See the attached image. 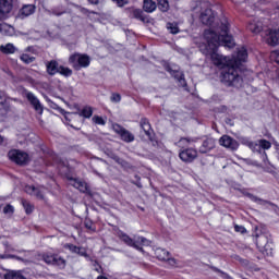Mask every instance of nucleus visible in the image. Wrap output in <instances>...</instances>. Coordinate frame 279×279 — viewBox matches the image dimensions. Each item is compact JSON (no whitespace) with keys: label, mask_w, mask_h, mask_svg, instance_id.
<instances>
[{"label":"nucleus","mask_w":279,"mask_h":279,"mask_svg":"<svg viewBox=\"0 0 279 279\" xmlns=\"http://www.w3.org/2000/svg\"><path fill=\"white\" fill-rule=\"evenodd\" d=\"M217 13L210 8L201 12L199 21L207 27L203 32V40L198 44V51L202 52L205 58H209L215 66L222 69L220 73V82L226 86H240L243 73V64L247 62L250 54L247 48L242 47L235 54L230 57H223L219 54V48L226 47L227 49H234L236 43L234 36L230 34V21L226 16H221L215 24Z\"/></svg>","instance_id":"nucleus-1"},{"label":"nucleus","mask_w":279,"mask_h":279,"mask_svg":"<svg viewBox=\"0 0 279 279\" xmlns=\"http://www.w3.org/2000/svg\"><path fill=\"white\" fill-rule=\"evenodd\" d=\"M116 236H118V239H120L124 245H128V247H133V250H137V252H141L142 254L145 253L143 245H149V240H147V238L141 235H134V238H131L121 229L116 231Z\"/></svg>","instance_id":"nucleus-2"},{"label":"nucleus","mask_w":279,"mask_h":279,"mask_svg":"<svg viewBox=\"0 0 279 279\" xmlns=\"http://www.w3.org/2000/svg\"><path fill=\"white\" fill-rule=\"evenodd\" d=\"M69 64L73 66L74 71L88 69V66H90V56L86 53L74 52L69 57Z\"/></svg>","instance_id":"nucleus-3"},{"label":"nucleus","mask_w":279,"mask_h":279,"mask_svg":"<svg viewBox=\"0 0 279 279\" xmlns=\"http://www.w3.org/2000/svg\"><path fill=\"white\" fill-rule=\"evenodd\" d=\"M9 159L17 167H27L29 162H32V158H29V154L21 149H11L8 153Z\"/></svg>","instance_id":"nucleus-4"},{"label":"nucleus","mask_w":279,"mask_h":279,"mask_svg":"<svg viewBox=\"0 0 279 279\" xmlns=\"http://www.w3.org/2000/svg\"><path fill=\"white\" fill-rule=\"evenodd\" d=\"M41 258L46 265H52V267H59V269H64V267H66V259L58 254L44 253Z\"/></svg>","instance_id":"nucleus-5"},{"label":"nucleus","mask_w":279,"mask_h":279,"mask_svg":"<svg viewBox=\"0 0 279 279\" xmlns=\"http://www.w3.org/2000/svg\"><path fill=\"white\" fill-rule=\"evenodd\" d=\"M112 130L116 134H118V136H120L123 143H134V134H132V132L123 128V125L114 123L112 124Z\"/></svg>","instance_id":"nucleus-6"},{"label":"nucleus","mask_w":279,"mask_h":279,"mask_svg":"<svg viewBox=\"0 0 279 279\" xmlns=\"http://www.w3.org/2000/svg\"><path fill=\"white\" fill-rule=\"evenodd\" d=\"M23 95H25L27 101L33 106L35 112H38V114H43L45 112V107H43V104H40V99L34 95V93L24 89Z\"/></svg>","instance_id":"nucleus-7"},{"label":"nucleus","mask_w":279,"mask_h":279,"mask_svg":"<svg viewBox=\"0 0 279 279\" xmlns=\"http://www.w3.org/2000/svg\"><path fill=\"white\" fill-rule=\"evenodd\" d=\"M182 162H193L197 158V149L193 147H182L179 151Z\"/></svg>","instance_id":"nucleus-8"},{"label":"nucleus","mask_w":279,"mask_h":279,"mask_svg":"<svg viewBox=\"0 0 279 279\" xmlns=\"http://www.w3.org/2000/svg\"><path fill=\"white\" fill-rule=\"evenodd\" d=\"M219 145L226 149H230V151H236L240 146L239 142L230 135H222L219 138Z\"/></svg>","instance_id":"nucleus-9"},{"label":"nucleus","mask_w":279,"mask_h":279,"mask_svg":"<svg viewBox=\"0 0 279 279\" xmlns=\"http://www.w3.org/2000/svg\"><path fill=\"white\" fill-rule=\"evenodd\" d=\"M72 183V186L74 189H77L81 193H85L86 195L93 196V192H90V189L88 187V183L81 181L80 179H75L73 177L68 179Z\"/></svg>","instance_id":"nucleus-10"},{"label":"nucleus","mask_w":279,"mask_h":279,"mask_svg":"<svg viewBox=\"0 0 279 279\" xmlns=\"http://www.w3.org/2000/svg\"><path fill=\"white\" fill-rule=\"evenodd\" d=\"M14 10V0H1V19H10Z\"/></svg>","instance_id":"nucleus-11"},{"label":"nucleus","mask_w":279,"mask_h":279,"mask_svg":"<svg viewBox=\"0 0 279 279\" xmlns=\"http://www.w3.org/2000/svg\"><path fill=\"white\" fill-rule=\"evenodd\" d=\"M140 128L141 130H143L148 141H154V129L151 128V123L149 122V119L141 118Z\"/></svg>","instance_id":"nucleus-12"},{"label":"nucleus","mask_w":279,"mask_h":279,"mask_svg":"<svg viewBox=\"0 0 279 279\" xmlns=\"http://www.w3.org/2000/svg\"><path fill=\"white\" fill-rule=\"evenodd\" d=\"M126 12L129 14V19H135L142 23H149V20H147V16H145V13L141 9L129 8L126 9Z\"/></svg>","instance_id":"nucleus-13"},{"label":"nucleus","mask_w":279,"mask_h":279,"mask_svg":"<svg viewBox=\"0 0 279 279\" xmlns=\"http://www.w3.org/2000/svg\"><path fill=\"white\" fill-rule=\"evenodd\" d=\"M155 256L158 260L169 262L170 265H175V258H171V253L169 251L158 247L155 250Z\"/></svg>","instance_id":"nucleus-14"},{"label":"nucleus","mask_w":279,"mask_h":279,"mask_svg":"<svg viewBox=\"0 0 279 279\" xmlns=\"http://www.w3.org/2000/svg\"><path fill=\"white\" fill-rule=\"evenodd\" d=\"M216 146H217V143L215 142V138L207 137L206 140L203 141L199 147V153L208 154V151H213V149H215Z\"/></svg>","instance_id":"nucleus-15"},{"label":"nucleus","mask_w":279,"mask_h":279,"mask_svg":"<svg viewBox=\"0 0 279 279\" xmlns=\"http://www.w3.org/2000/svg\"><path fill=\"white\" fill-rule=\"evenodd\" d=\"M36 12L35 4H24L17 13L19 19H27V16H32Z\"/></svg>","instance_id":"nucleus-16"},{"label":"nucleus","mask_w":279,"mask_h":279,"mask_svg":"<svg viewBox=\"0 0 279 279\" xmlns=\"http://www.w3.org/2000/svg\"><path fill=\"white\" fill-rule=\"evenodd\" d=\"M247 147H250V149H256V147H259L260 149H271V142L267 141V140H258L257 143L256 142H247Z\"/></svg>","instance_id":"nucleus-17"},{"label":"nucleus","mask_w":279,"mask_h":279,"mask_svg":"<svg viewBox=\"0 0 279 279\" xmlns=\"http://www.w3.org/2000/svg\"><path fill=\"white\" fill-rule=\"evenodd\" d=\"M59 68L60 63L57 60L46 62V73H48L51 77H53V75H58Z\"/></svg>","instance_id":"nucleus-18"},{"label":"nucleus","mask_w":279,"mask_h":279,"mask_svg":"<svg viewBox=\"0 0 279 279\" xmlns=\"http://www.w3.org/2000/svg\"><path fill=\"white\" fill-rule=\"evenodd\" d=\"M65 250H69L72 254H77L78 256H88V253H86V248L82 246H77L75 244L68 243L64 245Z\"/></svg>","instance_id":"nucleus-19"},{"label":"nucleus","mask_w":279,"mask_h":279,"mask_svg":"<svg viewBox=\"0 0 279 279\" xmlns=\"http://www.w3.org/2000/svg\"><path fill=\"white\" fill-rule=\"evenodd\" d=\"M25 192L28 195H35V197H37V199H45V194H43V191H40L39 187H36L34 185H26Z\"/></svg>","instance_id":"nucleus-20"},{"label":"nucleus","mask_w":279,"mask_h":279,"mask_svg":"<svg viewBox=\"0 0 279 279\" xmlns=\"http://www.w3.org/2000/svg\"><path fill=\"white\" fill-rule=\"evenodd\" d=\"M156 8H158V4H156V2L154 0H144L143 1L144 12L151 14V12H156Z\"/></svg>","instance_id":"nucleus-21"},{"label":"nucleus","mask_w":279,"mask_h":279,"mask_svg":"<svg viewBox=\"0 0 279 279\" xmlns=\"http://www.w3.org/2000/svg\"><path fill=\"white\" fill-rule=\"evenodd\" d=\"M255 243L258 250H265L269 243V239L265 234H259L257 235Z\"/></svg>","instance_id":"nucleus-22"},{"label":"nucleus","mask_w":279,"mask_h":279,"mask_svg":"<svg viewBox=\"0 0 279 279\" xmlns=\"http://www.w3.org/2000/svg\"><path fill=\"white\" fill-rule=\"evenodd\" d=\"M4 279H27V278L23 276V271L21 270H9L4 275Z\"/></svg>","instance_id":"nucleus-23"},{"label":"nucleus","mask_w":279,"mask_h":279,"mask_svg":"<svg viewBox=\"0 0 279 279\" xmlns=\"http://www.w3.org/2000/svg\"><path fill=\"white\" fill-rule=\"evenodd\" d=\"M1 53H4L5 56L16 53V47L14 46V44L9 43L4 46H1Z\"/></svg>","instance_id":"nucleus-24"},{"label":"nucleus","mask_w":279,"mask_h":279,"mask_svg":"<svg viewBox=\"0 0 279 279\" xmlns=\"http://www.w3.org/2000/svg\"><path fill=\"white\" fill-rule=\"evenodd\" d=\"M93 112H95L93 107L84 106L80 111V117H83V119H90V117H93Z\"/></svg>","instance_id":"nucleus-25"},{"label":"nucleus","mask_w":279,"mask_h":279,"mask_svg":"<svg viewBox=\"0 0 279 279\" xmlns=\"http://www.w3.org/2000/svg\"><path fill=\"white\" fill-rule=\"evenodd\" d=\"M84 228H86L87 232L90 234L97 232V226H95V222H93V220L89 218L84 220Z\"/></svg>","instance_id":"nucleus-26"},{"label":"nucleus","mask_w":279,"mask_h":279,"mask_svg":"<svg viewBox=\"0 0 279 279\" xmlns=\"http://www.w3.org/2000/svg\"><path fill=\"white\" fill-rule=\"evenodd\" d=\"M57 73H59V75H62V77H71V75H73V70L64 65H59V70Z\"/></svg>","instance_id":"nucleus-27"},{"label":"nucleus","mask_w":279,"mask_h":279,"mask_svg":"<svg viewBox=\"0 0 279 279\" xmlns=\"http://www.w3.org/2000/svg\"><path fill=\"white\" fill-rule=\"evenodd\" d=\"M22 206H23L26 215H32V213H34V208H35L34 204H31L29 201L23 198Z\"/></svg>","instance_id":"nucleus-28"},{"label":"nucleus","mask_w":279,"mask_h":279,"mask_svg":"<svg viewBox=\"0 0 279 279\" xmlns=\"http://www.w3.org/2000/svg\"><path fill=\"white\" fill-rule=\"evenodd\" d=\"M160 12H169V0H157Z\"/></svg>","instance_id":"nucleus-29"},{"label":"nucleus","mask_w":279,"mask_h":279,"mask_svg":"<svg viewBox=\"0 0 279 279\" xmlns=\"http://www.w3.org/2000/svg\"><path fill=\"white\" fill-rule=\"evenodd\" d=\"M20 60L24 62V64H32L36 60V57H32L28 53H22Z\"/></svg>","instance_id":"nucleus-30"},{"label":"nucleus","mask_w":279,"mask_h":279,"mask_svg":"<svg viewBox=\"0 0 279 279\" xmlns=\"http://www.w3.org/2000/svg\"><path fill=\"white\" fill-rule=\"evenodd\" d=\"M209 269H211V271H215V274H219L221 276V278L225 279H230V275L215 266H209Z\"/></svg>","instance_id":"nucleus-31"},{"label":"nucleus","mask_w":279,"mask_h":279,"mask_svg":"<svg viewBox=\"0 0 279 279\" xmlns=\"http://www.w3.org/2000/svg\"><path fill=\"white\" fill-rule=\"evenodd\" d=\"M167 28L169 29L170 34H180V27H178V24H173L171 22H169L167 24Z\"/></svg>","instance_id":"nucleus-32"},{"label":"nucleus","mask_w":279,"mask_h":279,"mask_svg":"<svg viewBox=\"0 0 279 279\" xmlns=\"http://www.w3.org/2000/svg\"><path fill=\"white\" fill-rule=\"evenodd\" d=\"M8 29H11V32L14 31V28L10 25H8L7 23H2L1 24V34H4V36H10V31Z\"/></svg>","instance_id":"nucleus-33"},{"label":"nucleus","mask_w":279,"mask_h":279,"mask_svg":"<svg viewBox=\"0 0 279 279\" xmlns=\"http://www.w3.org/2000/svg\"><path fill=\"white\" fill-rule=\"evenodd\" d=\"M92 121L95 123V125H106V120L100 116H94Z\"/></svg>","instance_id":"nucleus-34"},{"label":"nucleus","mask_w":279,"mask_h":279,"mask_svg":"<svg viewBox=\"0 0 279 279\" xmlns=\"http://www.w3.org/2000/svg\"><path fill=\"white\" fill-rule=\"evenodd\" d=\"M111 104H120L121 101V94L119 93H112L110 96Z\"/></svg>","instance_id":"nucleus-35"},{"label":"nucleus","mask_w":279,"mask_h":279,"mask_svg":"<svg viewBox=\"0 0 279 279\" xmlns=\"http://www.w3.org/2000/svg\"><path fill=\"white\" fill-rule=\"evenodd\" d=\"M234 232H238L240 234H247V229L241 225H233Z\"/></svg>","instance_id":"nucleus-36"},{"label":"nucleus","mask_w":279,"mask_h":279,"mask_svg":"<svg viewBox=\"0 0 279 279\" xmlns=\"http://www.w3.org/2000/svg\"><path fill=\"white\" fill-rule=\"evenodd\" d=\"M4 215H14V206L12 205H7L3 208Z\"/></svg>","instance_id":"nucleus-37"},{"label":"nucleus","mask_w":279,"mask_h":279,"mask_svg":"<svg viewBox=\"0 0 279 279\" xmlns=\"http://www.w3.org/2000/svg\"><path fill=\"white\" fill-rule=\"evenodd\" d=\"M250 29L253 34H260L263 32V27L256 25H250Z\"/></svg>","instance_id":"nucleus-38"},{"label":"nucleus","mask_w":279,"mask_h":279,"mask_svg":"<svg viewBox=\"0 0 279 279\" xmlns=\"http://www.w3.org/2000/svg\"><path fill=\"white\" fill-rule=\"evenodd\" d=\"M113 3H117L118 8H123L124 5H128V0H112Z\"/></svg>","instance_id":"nucleus-39"},{"label":"nucleus","mask_w":279,"mask_h":279,"mask_svg":"<svg viewBox=\"0 0 279 279\" xmlns=\"http://www.w3.org/2000/svg\"><path fill=\"white\" fill-rule=\"evenodd\" d=\"M163 69L165 71H167V73H175V71L173 70V68H171V64L169 62L163 63Z\"/></svg>","instance_id":"nucleus-40"},{"label":"nucleus","mask_w":279,"mask_h":279,"mask_svg":"<svg viewBox=\"0 0 279 279\" xmlns=\"http://www.w3.org/2000/svg\"><path fill=\"white\" fill-rule=\"evenodd\" d=\"M178 82H180L181 86L183 88H186L187 84H186V78H184V74H181L179 77H178Z\"/></svg>","instance_id":"nucleus-41"},{"label":"nucleus","mask_w":279,"mask_h":279,"mask_svg":"<svg viewBox=\"0 0 279 279\" xmlns=\"http://www.w3.org/2000/svg\"><path fill=\"white\" fill-rule=\"evenodd\" d=\"M227 111H228V107L225 105L216 108V112H227Z\"/></svg>","instance_id":"nucleus-42"},{"label":"nucleus","mask_w":279,"mask_h":279,"mask_svg":"<svg viewBox=\"0 0 279 279\" xmlns=\"http://www.w3.org/2000/svg\"><path fill=\"white\" fill-rule=\"evenodd\" d=\"M135 178L137 179V181L134 184H136V186L138 189H143V184H141V177H138V174H136Z\"/></svg>","instance_id":"nucleus-43"},{"label":"nucleus","mask_w":279,"mask_h":279,"mask_svg":"<svg viewBox=\"0 0 279 279\" xmlns=\"http://www.w3.org/2000/svg\"><path fill=\"white\" fill-rule=\"evenodd\" d=\"M96 264H97V267H96L95 271H97V274H101V271H102L101 266L97 262H96Z\"/></svg>","instance_id":"nucleus-44"},{"label":"nucleus","mask_w":279,"mask_h":279,"mask_svg":"<svg viewBox=\"0 0 279 279\" xmlns=\"http://www.w3.org/2000/svg\"><path fill=\"white\" fill-rule=\"evenodd\" d=\"M84 14H96L95 11H90L88 9H83Z\"/></svg>","instance_id":"nucleus-45"},{"label":"nucleus","mask_w":279,"mask_h":279,"mask_svg":"<svg viewBox=\"0 0 279 279\" xmlns=\"http://www.w3.org/2000/svg\"><path fill=\"white\" fill-rule=\"evenodd\" d=\"M89 3H93L94 5H97L99 3V0H87Z\"/></svg>","instance_id":"nucleus-46"},{"label":"nucleus","mask_w":279,"mask_h":279,"mask_svg":"<svg viewBox=\"0 0 279 279\" xmlns=\"http://www.w3.org/2000/svg\"><path fill=\"white\" fill-rule=\"evenodd\" d=\"M97 279H108V277H106V276H104V275H99V276L97 277Z\"/></svg>","instance_id":"nucleus-47"},{"label":"nucleus","mask_w":279,"mask_h":279,"mask_svg":"<svg viewBox=\"0 0 279 279\" xmlns=\"http://www.w3.org/2000/svg\"><path fill=\"white\" fill-rule=\"evenodd\" d=\"M48 154L49 156H56V153L53 150H50Z\"/></svg>","instance_id":"nucleus-48"},{"label":"nucleus","mask_w":279,"mask_h":279,"mask_svg":"<svg viewBox=\"0 0 279 279\" xmlns=\"http://www.w3.org/2000/svg\"><path fill=\"white\" fill-rule=\"evenodd\" d=\"M264 156H265V158H267V153L264 151Z\"/></svg>","instance_id":"nucleus-49"},{"label":"nucleus","mask_w":279,"mask_h":279,"mask_svg":"<svg viewBox=\"0 0 279 279\" xmlns=\"http://www.w3.org/2000/svg\"><path fill=\"white\" fill-rule=\"evenodd\" d=\"M1 258H2V259L5 258V255H1Z\"/></svg>","instance_id":"nucleus-50"},{"label":"nucleus","mask_w":279,"mask_h":279,"mask_svg":"<svg viewBox=\"0 0 279 279\" xmlns=\"http://www.w3.org/2000/svg\"><path fill=\"white\" fill-rule=\"evenodd\" d=\"M1 143H3V137H1Z\"/></svg>","instance_id":"nucleus-51"}]
</instances>
